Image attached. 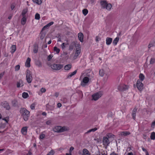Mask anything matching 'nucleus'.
I'll return each instance as SVG.
<instances>
[{
	"mask_svg": "<svg viewBox=\"0 0 155 155\" xmlns=\"http://www.w3.org/2000/svg\"><path fill=\"white\" fill-rule=\"evenodd\" d=\"M9 121V117H6L0 120V133L6 130V124Z\"/></svg>",
	"mask_w": 155,
	"mask_h": 155,
	"instance_id": "f257e3e1",
	"label": "nucleus"
},
{
	"mask_svg": "<svg viewBox=\"0 0 155 155\" xmlns=\"http://www.w3.org/2000/svg\"><path fill=\"white\" fill-rule=\"evenodd\" d=\"M20 111L24 120L25 121H27L30 115V112L25 108H21Z\"/></svg>",
	"mask_w": 155,
	"mask_h": 155,
	"instance_id": "f03ea898",
	"label": "nucleus"
},
{
	"mask_svg": "<svg viewBox=\"0 0 155 155\" xmlns=\"http://www.w3.org/2000/svg\"><path fill=\"white\" fill-rule=\"evenodd\" d=\"M68 128L66 127L56 126L53 128L54 131L58 133L63 132L68 130Z\"/></svg>",
	"mask_w": 155,
	"mask_h": 155,
	"instance_id": "7ed1b4c3",
	"label": "nucleus"
},
{
	"mask_svg": "<svg viewBox=\"0 0 155 155\" xmlns=\"http://www.w3.org/2000/svg\"><path fill=\"white\" fill-rule=\"evenodd\" d=\"M102 8L106 9L107 10H110L112 7L111 4H108L106 1H101L100 2Z\"/></svg>",
	"mask_w": 155,
	"mask_h": 155,
	"instance_id": "20e7f679",
	"label": "nucleus"
},
{
	"mask_svg": "<svg viewBox=\"0 0 155 155\" xmlns=\"http://www.w3.org/2000/svg\"><path fill=\"white\" fill-rule=\"evenodd\" d=\"M90 79L87 77H85L81 80L80 85L83 87H85L89 84Z\"/></svg>",
	"mask_w": 155,
	"mask_h": 155,
	"instance_id": "39448f33",
	"label": "nucleus"
},
{
	"mask_svg": "<svg viewBox=\"0 0 155 155\" xmlns=\"http://www.w3.org/2000/svg\"><path fill=\"white\" fill-rule=\"evenodd\" d=\"M81 52V48L79 44H77L76 45L75 52L74 56V59H76L79 55L80 54Z\"/></svg>",
	"mask_w": 155,
	"mask_h": 155,
	"instance_id": "423d86ee",
	"label": "nucleus"
},
{
	"mask_svg": "<svg viewBox=\"0 0 155 155\" xmlns=\"http://www.w3.org/2000/svg\"><path fill=\"white\" fill-rule=\"evenodd\" d=\"M32 80V76L31 74V71L28 70L26 71V80L27 82L28 83H30Z\"/></svg>",
	"mask_w": 155,
	"mask_h": 155,
	"instance_id": "0eeeda50",
	"label": "nucleus"
},
{
	"mask_svg": "<svg viewBox=\"0 0 155 155\" xmlns=\"http://www.w3.org/2000/svg\"><path fill=\"white\" fill-rule=\"evenodd\" d=\"M103 94L102 91H100L95 93L92 95L93 99L94 101L97 100L101 97Z\"/></svg>",
	"mask_w": 155,
	"mask_h": 155,
	"instance_id": "6e6552de",
	"label": "nucleus"
},
{
	"mask_svg": "<svg viewBox=\"0 0 155 155\" xmlns=\"http://www.w3.org/2000/svg\"><path fill=\"white\" fill-rule=\"evenodd\" d=\"M50 66L52 69L54 70H59L63 67V65L61 64H53Z\"/></svg>",
	"mask_w": 155,
	"mask_h": 155,
	"instance_id": "1a4fd4ad",
	"label": "nucleus"
},
{
	"mask_svg": "<svg viewBox=\"0 0 155 155\" xmlns=\"http://www.w3.org/2000/svg\"><path fill=\"white\" fill-rule=\"evenodd\" d=\"M128 86L124 84H120L117 87L118 89L121 91H126L128 90Z\"/></svg>",
	"mask_w": 155,
	"mask_h": 155,
	"instance_id": "9d476101",
	"label": "nucleus"
},
{
	"mask_svg": "<svg viewBox=\"0 0 155 155\" xmlns=\"http://www.w3.org/2000/svg\"><path fill=\"white\" fill-rule=\"evenodd\" d=\"M136 85L137 88L139 90L141 91L143 90V85L140 80H137Z\"/></svg>",
	"mask_w": 155,
	"mask_h": 155,
	"instance_id": "9b49d317",
	"label": "nucleus"
},
{
	"mask_svg": "<svg viewBox=\"0 0 155 155\" xmlns=\"http://www.w3.org/2000/svg\"><path fill=\"white\" fill-rule=\"evenodd\" d=\"M103 144L105 146H108L110 143L108 138L106 137H104L103 138Z\"/></svg>",
	"mask_w": 155,
	"mask_h": 155,
	"instance_id": "f8f14e48",
	"label": "nucleus"
},
{
	"mask_svg": "<svg viewBox=\"0 0 155 155\" xmlns=\"http://www.w3.org/2000/svg\"><path fill=\"white\" fill-rule=\"evenodd\" d=\"M2 106L7 110H9L10 109V106L7 102H4L2 103Z\"/></svg>",
	"mask_w": 155,
	"mask_h": 155,
	"instance_id": "ddd939ff",
	"label": "nucleus"
},
{
	"mask_svg": "<svg viewBox=\"0 0 155 155\" xmlns=\"http://www.w3.org/2000/svg\"><path fill=\"white\" fill-rule=\"evenodd\" d=\"M28 127H22L21 129V133L24 135H26L27 132V129Z\"/></svg>",
	"mask_w": 155,
	"mask_h": 155,
	"instance_id": "4468645a",
	"label": "nucleus"
},
{
	"mask_svg": "<svg viewBox=\"0 0 155 155\" xmlns=\"http://www.w3.org/2000/svg\"><path fill=\"white\" fill-rule=\"evenodd\" d=\"M77 72V70H75L72 72L69 73L67 76V78H71L72 76L75 75L76 74Z\"/></svg>",
	"mask_w": 155,
	"mask_h": 155,
	"instance_id": "2eb2a0df",
	"label": "nucleus"
},
{
	"mask_svg": "<svg viewBox=\"0 0 155 155\" xmlns=\"http://www.w3.org/2000/svg\"><path fill=\"white\" fill-rule=\"evenodd\" d=\"M78 44H76L75 41L72 42L69 47V49L70 50H72L74 46L76 47V45Z\"/></svg>",
	"mask_w": 155,
	"mask_h": 155,
	"instance_id": "dca6fc26",
	"label": "nucleus"
},
{
	"mask_svg": "<svg viewBox=\"0 0 155 155\" xmlns=\"http://www.w3.org/2000/svg\"><path fill=\"white\" fill-rule=\"evenodd\" d=\"M78 39L81 42H83L84 35L83 34L81 33H79L78 35Z\"/></svg>",
	"mask_w": 155,
	"mask_h": 155,
	"instance_id": "f3484780",
	"label": "nucleus"
},
{
	"mask_svg": "<svg viewBox=\"0 0 155 155\" xmlns=\"http://www.w3.org/2000/svg\"><path fill=\"white\" fill-rule=\"evenodd\" d=\"M31 60V59L29 58H27L25 63V65L26 67L29 68L30 67V62Z\"/></svg>",
	"mask_w": 155,
	"mask_h": 155,
	"instance_id": "a211bd4d",
	"label": "nucleus"
},
{
	"mask_svg": "<svg viewBox=\"0 0 155 155\" xmlns=\"http://www.w3.org/2000/svg\"><path fill=\"white\" fill-rule=\"evenodd\" d=\"M130 133L129 131H123L120 133V135L122 136H126L130 134Z\"/></svg>",
	"mask_w": 155,
	"mask_h": 155,
	"instance_id": "6ab92c4d",
	"label": "nucleus"
},
{
	"mask_svg": "<svg viewBox=\"0 0 155 155\" xmlns=\"http://www.w3.org/2000/svg\"><path fill=\"white\" fill-rule=\"evenodd\" d=\"M24 85L23 82L21 80H19L17 82V85L18 87H22Z\"/></svg>",
	"mask_w": 155,
	"mask_h": 155,
	"instance_id": "aec40b11",
	"label": "nucleus"
},
{
	"mask_svg": "<svg viewBox=\"0 0 155 155\" xmlns=\"http://www.w3.org/2000/svg\"><path fill=\"white\" fill-rule=\"evenodd\" d=\"M112 39L110 38L107 37L106 39V44L107 45H110L112 42Z\"/></svg>",
	"mask_w": 155,
	"mask_h": 155,
	"instance_id": "412c9836",
	"label": "nucleus"
},
{
	"mask_svg": "<svg viewBox=\"0 0 155 155\" xmlns=\"http://www.w3.org/2000/svg\"><path fill=\"white\" fill-rule=\"evenodd\" d=\"M82 152V155H91L89 151L86 149H83Z\"/></svg>",
	"mask_w": 155,
	"mask_h": 155,
	"instance_id": "4be33fe9",
	"label": "nucleus"
},
{
	"mask_svg": "<svg viewBox=\"0 0 155 155\" xmlns=\"http://www.w3.org/2000/svg\"><path fill=\"white\" fill-rule=\"evenodd\" d=\"M72 67V65L71 64H68L65 65L64 67V69L66 71H68L70 70Z\"/></svg>",
	"mask_w": 155,
	"mask_h": 155,
	"instance_id": "5701e85b",
	"label": "nucleus"
},
{
	"mask_svg": "<svg viewBox=\"0 0 155 155\" xmlns=\"http://www.w3.org/2000/svg\"><path fill=\"white\" fill-rule=\"evenodd\" d=\"M38 45L36 44H34L33 45V52L35 53H37L38 52Z\"/></svg>",
	"mask_w": 155,
	"mask_h": 155,
	"instance_id": "b1692460",
	"label": "nucleus"
},
{
	"mask_svg": "<svg viewBox=\"0 0 155 155\" xmlns=\"http://www.w3.org/2000/svg\"><path fill=\"white\" fill-rule=\"evenodd\" d=\"M26 21V18L25 16H24L21 20V24L23 25H24L25 24Z\"/></svg>",
	"mask_w": 155,
	"mask_h": 155,
	"instance_id": "393cba45",
	"label": "nucleus"
},
{
	"mask_svg": "<svg viewBox=\"0 0 155 155\" xmlns=\"http://www.w3.org/2000/svg\"><path fill=\"white\" fill-rule=\"evenodd\" d=\"M11 52L13 54V53L15 51L16 49V47L15 45H13L11 47Z\"/></svg>",
	"mask_w": 155,
	"mask_h": 155,
	"instance_id": "a878e982",
	"label": "nucleus"
},
{
	"mask_svg": "<svg viewBox=\"0 0 155 155\" xmlns=\"http://www.w3.org/2000/svg\"><path fill=\"white\" fill-rule=\"evenodd\" d=\"M35 64L39 67H42L41 62L39 60H36L35 61Z\"/></svg>",
	"mask_w": 155,
	"mask_h": 155,
	"instance_id": "bb28decb",
	"label": "nucleus"
},
{
	"mask_svg": "<svg viewBox=\"0 0 155 155\" xmlns=\"http://www.w3.org/2000/svg\"><path fill=\"white\" fill-rule=\"evenodd\" d=\"M119 39V38L118 37H117L114 39L113 42V44L114 45H117Z\"/></svg>",
	"mask_w": 155,
	"mask_h": 155,
	"instance_id": "cd10ccee",
	"label": "nucleus"
},
{
	"mask_svg": "<svg viewBox=\"0 0 155 155\" xmlns=\"http://www.w3.org/2000/svg\"><path fill=\"white\" fill-rule=\"evenodd\" d=\"M22 97L24 98H26L28 97V94L27 93L24 92L22 94Z\"/></svg>",
	"mask_w": 155,
	"mask_h": 155,
	"instance_id": "c85d7f7f",
	"label": "nucleus"
},
{
	"mask_svg": "<svg viewBox=\"0 0 155 155\" xmlns=\"http://www.w3.org/2000/svg\"><path fill=\"white\" fill-rule=\"evenodd\" d=\"M139 78L140 80L141 81H143L144 78L145 77L142 74H140L139 76Z\"/></svg>",
	"mask_w": 155,
	"mask_h": 155,
	"instance_id": "c756f323",
	"label": "nucleus"
},
{
	"mask_svg": "<svg viewBox=\"0 0 155 155\" xmlns=\"http://www.w3.org/2000/svg\"><path fill=\"white\" fill-rule=\"evenodd\" d=\"M32 1L34 3L38 5H40L42 3V2L41 0H32Z\"/></svg>",
	"mask_w": 155,
	"mask_h": 155,
	"instance_id": "7c9ffc66",
	"label": "nucleus"
},
{
	"mask_svg": "<svg viewBox=\"0 0 155 155\" xmlns=\"http://www.w3.org/2000/svg\"><path fill=\"white\" fill-rule=\"evenodd\" d=\"M150 138L152 140H154L155 139V132H153L151 133Z\"/></svg>",
	"mask_w": 155,
	"mask_h": 155,
	"instance_id": "2f4dec72",
	"label": "nucleus"
},
{
	"mask_svg": "<svg viewBox=\"0 0 155 155\" xmlns=\"http://www.w3.org/2000/svg\"><path fill=\"white\" fill-rule=\"evenodd\" d=\"M54 50L56 52L57 54H58L59 53L60 50L59 48H58L56 47H54Z\"/></svg>",
	"mask_w": 155,
	"mask_h": 155,
	"instance_id": "473e14b6",
	"label": "nucleus"
},
{
	"mask_svg": "<svg viewBox=\"0 0 155 155\" xmlns=\"http://www.w3.org/2000/svg\"><path fill=\"white\" fill-rule=\"evenodd\" d=\"M83 14L85 15H86L88 13V11L87 9H84L82 11Z\"/></svg>",
	"mask_w": 155,
	"mask_h": 155,
	"instance_id": "72a5a7b5",
	"label": "nucleus"
},
{
	"mask_svg": "<svg viewBox=\"0 0 155 155\" xmlns=\"http://www.w3.org/2000/svg\"><path fill=\"white\" fill-rule=\"evenodd\" d=\"M36 105V104L35 103H34L32 104L30 108L31 110H34L35 109V107Z\"/></svg>",
	"mask_w": 155,
	"mask_h": 155,
	"instance_id": "f704fd0d",
	"label": "nucleus"
},
{
	"mask_svg": "<svg viewBox=\"0 0 155 155\" xmlns=\"http://www.w3.org/2000/svg\"><path fill=\"white\" fill-rule=\"evenodd\" d=\"M99 74L101 76H103L104 74V71L103 70H100L99 72Z\"/></svg>",
	"mask_w": 155,
	"mask_h": 155,
	"instance_id": "c9c22d12",
	"label": "nucleus"
},
{
	"mask_svg": "<svg viewBox=\"0 0 155 155\" xmlns=\"http://www.w3.org/2000/svg\"><path fill=\"white\" fill-rule=\"evenodd\" d=\"M46 107L48 108H49V109L51 110H53L54 109V106H50L48 105H46Z\"/></svg>",
	"mask_w": 155,
	"mask_h": 155,
	"instance_id": "e433bc0d",
	"label": "nucleus"
},
{
	"mask_svg": "<svg viewBox=\"0 0 155 155\" xmlns=\"http://www.w3.org/2000/svg\"><path fill=\"white\" fill-rule=\"evenodd\" d=\"M40 18V15L38 13H36L35 16V19L36 20H39Z\"/></svg>",
	"mask_w": 155,
	"mask_h": 155,
	"instance_id": "4c0bfd02",
	"label": "nucleus"
},
{
	"mask_svg": "<svg viewBox=\"0 0 155 155\" xmlns=\"http://www.w3.org/2000/svg\"><path fill=\"white\" fill-rule=\"evenodd\" d=\"M142 150L145 152L146 155H149V154L146 149L144 148L143 147H142Z\"/></svg>",
	"mask_w": 155,
	"mask_h": 155,
	"instance_id": "58836bf2",
	"label": "nucleus"
},
{
	"mask_svg": "<svg viewBox=\"0 0 155 155\" xmlns=\"http://www.w3.org/2000/svg\"><path fill=\"white\" fill-rule=\"evenodd\" d=\"M68 45V43H63L61 45V47L62 49H63L65 48V45Z\"/></svg>",
	"mask_w": 155,
	"mask_h": 155,
	"instance_id": "ea45409f",
	"label": "nucleus"
},
{
	"mask_svg": "<svg viewBox=\"0 0 155 155\" xmlns=\"http://www.w3.org/2000/svg\"><path fill=\"white\" fill-rule=\"evenodd\" d=\"M52 121L51 120H49L47 121L46 122V124L47 125H50L51 124Z\"/></svg>",
	"mask_w": 155,
	"mask_h": 155,
	"instance_id": "a19ab883",
	"label": "nucleus"
},
{
	"mask_svg": "<svg viewBox=\"0 0 155 155\" xmlns=\"http://www.w3.org/2000/svg\"><path fill=\"white\" fill-rule=\"evenodd\" d=\"M54 153V151L51 150L47 154V155H53Z\"/></svg>",
	"mask_w": 155,
	"mask_h": 155,
	"instance_id": "79ce46f5",
	"label": "nucleus"
},
{
	"mask_svg": "<svg viewBox=\"0 0 155 155\" xmlns=\"http://www.w3.org/2000/svg\"><path fill=\"white\" fill-rule=\"evenodd\" d=\"M20 68V66L19 65H17L15 67V71H18L19 70Z\"/></svg>",
	"mask_w": 155,
	"mask_h": 155,
	"instance_id": "37998d69",
	"label": "nucleus"
},
{
	"mask_svg": "<svg viewBox=\"0 0 155 155\" xmlns=\"http://www.w3.org/2000/svg\"><path fill=\"white\" fill-rule=\"evenodd\" d=\"M53 57V56L52 54H50L48 57V58H47L48 60V61H50L51 60V59Z\"/></svg>",
	"mask_w": 155,
	"mask_h": 155,
	"instance_id": "c03bdc74",
	"label": "nucleus"
},
{
	"mask_svg": "<svg viewBox=\"0 0 155 155\" xmlns=\"http://www.w3.org/2000/svg\"><path fill=\"white\" fill-rule=\"evenodd\" d=\"M154 45V43H150L148 46V48H150L151 47L153 46Z\"/></svg>",
	"mask_w": 155,
	"mask_h": 155,
	"instance_id": "a18cd8bd",
	"label": "nucleus"
},
{
	"mask_svg": "<svg viewBox=\"0 0 155 155\" xmlns=\"http://www.w3.org/2000/svg\"><path fill=\"white\" fill-rule=\"evenodd\" d=\"M45 135L44 134H42L40 135L39 138L40 139H42L45 137Z\"/></svg>",
	"mask_w": 155,
	"mask_h": 155,
	"instance_id": "49530a36",
	"label": "nucleus"
},
{
	"mask_svg": "<svg viewBox=\"0 0 155 155\" xmlns=\"http://www.w3.org/2000/svg\"><path fill=\"white\" fill-rule=\"evenodd\" d=\"M101 40V38L99 37L98 36H97L96 37L95 40L96 42H98L99 41H100Z\"/></svg>",
	"mask_w": 155,
	"mask_h": 155,
	"instance_id": "de8ad7c7",
	"label": "nucleus"
},
{
	"mask_svg": "<svg viewBox=\"0 0 155 155\" xmlns=\"http://www.w3.org/2000/svg\"><path fill=\"white\" fill-rule=\"evenodd\" d=\"M27 11L26 9L24 10L22 12V15H23V16H25V15L27 13Z\"/></svg>",
	"mask_w": 155,
	"mask_h": 155,
	"instance_id": "09e8293b",
	"label": "nucleus"
},
{
	"mask_svg": "<svg viewBox=\"0 0 155 155\" xmlns=\"http://www.w3.org/2000/svg\"><path fill=\"white\" fill-rule=\"evenodd\" d=\"M155 61V59L153 58H151L150 59V63L151 64H153Z\"/></svg>",
	"mask_w": 155,
	"mask_h": 155,
	"instance_id": "8fccbe9b",
	"label": "nucleus"
},
{
	"mask_svg": "<svg viewBox=\"0 0 155 155\" xmlns=\"http://www.w3.org/2000/svg\"><path fill=\"white\" fill-rule=\"evenodd\" d=\"M49 27L48 26V25H47V24L42 28V31L44 30L45 28H48Z\"/></svg>",
	"mask_w": 155,
	"mask_h": 155,
	"instance_id": "3c124183",
	"label": "nucleus"
},
{
	"mask_svg": "<svg viewBox=\"0 0 155 155\" xmlns=\"http://www.w3.org/2000/svg\"><path fill=\"white\" fill-rule=\"evenodd\" d=\"M41 91L42 92V93H44L46 91V89L45 88H42L41 89Z\"/></svg>",
	"mask_w": 155,
	"mask_h": 155,
	"instance_id": "603ef678",
	"label": "nucleus"
},
{
	"mask_svg": "<svg viewBox=\"0 0 155 155\" xmlns=\"http://www.w3.org/2000/svg\"><path fill=\"white\" fill-rule=\"evenodd\" d=\"M155 126V121L153 122L152 123V124H151V127H152V128H154V126Z\"/></svg>",
	"mask_w": 155,
	"mask_h": 155,
	"instance_id": "864d4df0",
	"label": "nucleus"
},
{
	"mask_svg": "<svg viewBox=\"0 0 155 155\" xmlns=\"http://www.w3.org/2000/svg\"><path fill=\"white\" fill-rule=\"evenodd\" d=\"M54 24V22L53 21L51 22H50L49 23L47 24V25H48V26L50 27L52 25Z\"/></svg>",
	"mask_w": 155,
	"mask_h": 155,
	"instance_id": "5fc2aeb1",
	"label": "nucleus"
},
{
	"mask_svg": "<svg viewBox=\"0 0 155 155\" xmlns=\"http://www.w3.org/2000/svg\"><path fill=\"white\" fill-rule=\"evenodd\" d=\"M74 149V148L73 147H70L69 149V152L70 153H71V152L72 151H73Z\"/></svg>",
	"mask_w": 155,
	"mask_h": 155,
	"instance_id": "6e6d98bb",
	"label": "nucleus"
},
{
	"mask_svg": "<svg viewBox=\"0 0 155 155\" xmlns=\"http://www.w3.org/2000/svg\"><path fill=\"white\" fill-rule=\"evenodd\" d=\"M91 129V132H94L95 131H96V130H97V129L96 127H95L94 128H92Z\"/></svg>",
	"mask_w": 155,
	"mask_h": 155,
	"instance_id": "4d7b16f0",
	"label": "nucleus"
},
{
	"mask_svg": "<svg viewBox=\"0 0 155 155\" xmlns=\"http://www.w3.org/2000/svg\"><path fill=\"white\" fill-rule=\"evenodd\" d=\"M137 111V109L136 108H134L132 111V114H136Z\"/></svg>",
	"mask_w": 155,
	"mask_h": 155,
	"instance_id": "13d9d810",
	"label": "nucleus"
},
{
	"mask_svg": "<svg viewBox=\"0 0 155 155\" xmlns=\"http://www.w3.org/2000/svg\"><path fill=\"white\" fill-rule=\"evenodd\" d=\"M133 118L134 120H135L136 118V114H132Z\"/></svg>",
	"mask_w": 155,
	"mask_h": 155,
	"instance_id": "bf43d9fd",
	"label": "nucleus"
},
{
	"mask_svg": "<svg viewBox=\"0 0 155 155\" xmlns=\"http://www.w3.org/2000/svg\"><path fill=\"white\" fill-rule=\"evenodd\" d=\"M4 74V72L0 74V79H1L2 77Z\"/></svg>",
	"mask_w": 155,
	"mask_h": 155,
	"instance_id": "052dcab7",
	"label": "nucleus"
},
{
	"mask_svg": "<svg viewBox=\"0 0 155 155\" xmlns=\"http://www.w3.org/2000/svg\"><path fill=\"white\" fill-rule=\"evenodd\" d=\"M59 94L58 93L56 92L54 94V96L56 97H58L59 95Z\"/></svg>",
	"mask_w": 155,
	"mask_h": 155,
	"instance_id": "680f3d73",
	"label": "nucleus"
},
{
	"mask_svg": "<svg viewBox=\"0 0 155 155\" xmlns=\"http://www.w3.org/2000/svg\"><path fill=\"white\" fill-rule=\"evenodd\" d=\"M110 155H118L117 153H115L114 152L111 153Z\"/></svg>",
	"mask_w": 155,
	"mask_h": 155,
	"instance_id": "e2e57ef3",
	"label": "nucleus"
},
{
	"mask_svg": "<svg viewBox=\"0 0 155 155\" xmlns=\"http://www.w3.org/2000/svg\"><path fill=\"white\" fill-rule=\"evenodd\" d=\"M15 6L14 5L12 4V5H11V8L12 9V10H13L14 9V8Z\"/></svg>",
	"mask_w": 155,
	"mask_h": 155,
	"instance_id": "0e129e2a",
	"label": "nucleus"
},
{
	"mask_svg": "<svg viewBox=\"0 0 155 155\" xmlns=\"http://www.w3.org/2000/svg\"><path fill=\"white\" fill-rule=\"evenodd\" d=\"M57 106L58 107H60L61 106V104L60 103H58L57 104Z\"/></svg>",
	"mask_w": 155,
	"mask_h": 155,
	"instance_id": "69168bd1",
	"label": "nucleus"
},
{
	"mask_svg": "<svg viewBox=\"0 0 155 155\" xmlns=\"http://www.w3.org/2000/svg\"><path fill=\"white\" fill-rule=\"evenodd\" d=\"M46 113L45 112H43L42 113V115L43 116H46Z\"/></svg>",
	"mask_w": 155,
	"mask_h": 155,
	"instance_id": "338daca9",
	"label": "nucleus"
},
{
	"mask_svg": "<svg viewBox=\"0 0 155 155\" xmlns=\"http://www.w3.org/2000/svg\"><path fill=\"white\" fill-rule=\"evenodd\" d=\"M32 153L31 152L29 151L28 153L27 154V155H31Z\"/></svg>",
	"mask_w": 155,
	"mask_h": 155,
	"instance_id": "774afa93",
	"label": "nucleus"
}]
</instances>
